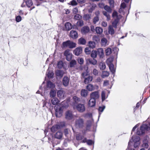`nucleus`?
Wrapping results in <instances>:
<instances>
[{"mask_svg":"<svg viewBox=\"0 0 150 150\" xmlns=\"http://www.w3.org/2000/svg\"><path fill=\"white\" fill-rule=\"evenodd\" d=\"M65 28L66 30H69L72 28L71 24L69 22H67L65 24Z\"/></svg>","mask_w":150,"mask_h":150,"instance_id":"obj_23","label":"nucleus"},{"mask_svg":"<svg viewBox=\"0 0 150 150\" xmlns=\"http://www.w3.org/2000/svg\"><path fill=\"white\" fill-rule=\"evenodd\" d=\"M83 125V121L82 119H79L76 121V126L78 128H81Z\"/></svg>","mask_w":150,"mask_h":150,"instance_id":"obj_9","label":"nucleus"},{"mask_svg":"<svg viewBox=\"0 0 150 150\" xmlns=\"http://www.w3.org/2000/svg\"><path fill=\"white\" fill-rule=\"evenodd\" d=\"M82 52V47H78L76 48L73 51V53L76 56H78L81 54Z\"/></svg>","mask_w":150,"mask_h":150,"instance_id":"obj_15","label":"nucleus"},{"mask_svg":"<svg viewBox=\"0 0 150 150\" xmlns=\"http://www.w3.org/2000/svg\"><path fill=\"white\" fill-rule=\"evenodd\" d=\"M86 88L89 91H93L95 89L94 86L92 84H89L88 85L86 86Z\"/></svg>","mask_w":150,"mask_h":150,"instance_id":"obj_28","label":"nucleus"},{"mask_svg":"<svg viewBox=\"0 0 150 150\" xmlns=\"http://www.w3.org/2000/svg\"><path fill=\"white\" fill-rule=\"evenodd\" d=\"M47 76L49 78H52L53 76V73L52 71H49V69L47 70Z\"/></svg>","mask_w":150,"mask_h":150,"instance_id":"obj_46","label":"nucleus"},{"mask_svg":"<svg viewBox=\"0 0 150 150\" xmlns=\"http://www.w3.org/2000/svg\"><path fill=\"white\" fill-rule=\"evenodd\" d=\"M107 23L105 21H103L101 23V25L103 27H106L107 26Z\"/></svg>","mask_w":150,"mask_h":150,"instance_id":"obj_60","label":"nucleus"},{"mask_svg":"<svg viewBox=\"0 0 150 150\" xmlns=\"http://www.w3.org/2000/svg\"><path fill=\"white\" fill-rule=\"evenodd\" d=\"M26 4L27 6L28 7H30L33 4V3L31 0H27V1L23 2L21 5L22 7H24Z\"/></svg>","mask_w":150,"mask_h":150,"instance_id":"obj_14","label":"nucleus"},{"mask_svg":"<svg viewBox=\"0 0 150 150\" xmlns=\"http://www.w3.org/2000/svg\"><path fill=\"white\" fill-rule=\"evenodd\" d=\"M47 87L49 88H53L55 87V85L51 81H48L47 83Z\"/></svg>","mask_w":150,"mask_h":150,"instance_id":"obj_38","label":"nucleus"},{"mask_svg":"<svg viewBox=\"0 0 150 150\" xmlns=\"http://www.w3.org/2000/svg\"><path fill=\"white\" fill-rule=\"evenodd\" d=\"M105 108V106L104 105H102V106H100L98 108V111H99V114L100 115L101 113L100 112H102ZM100 116V115L99 116Z\"/></svg>","mask_w":150,"mask_h":150,"instance_id":"obj_45","label":"nucleus"},{"mask_svg":"<svg viewBox=\"0 0 150 150\" xmlns=\"http://www.w3.org/2000/svg\"><path fill=\"white\" fill-rule=\"evenodd\" d=\"M70 36L73 38H76L78 37V33L76 31L72 30L70 33Z\"/></svg>","mask_w":150,"mask_h":150,"instance_id":"obj_18","label":"nucleus"},{"mask_svg":"<svg viewBox=\"0 0 150 150\" xmlns=\"http://www.w3.org/2000/svg\"><path fill=\"white\" fill-rule=\"evenodd\" d=\"M89 117L90 118V120L89 121H88V123H89V125H88V126H90L91 125L92 123L93 122V120L92 118V115L91 114H88Z\"/></svg>","mask_w":150,"mask_h":150,"instance_id":"obj_53","label":"nucleus"},{"mask_svg":"<svg viewBox=\"0 0 150 150\" xmlns=\"http://www.w3.org/2000/svg\"><path fill=\"white\" fill-rule=\"evenodd\" d=\"M86 61L87 64H88L89 63L93 65H96L97 64V61L95 58L93 59H86Z\"/></svg>","mask_w":150,"mask_h":150,"instance_id":"obj_12","label":"nucleus"},{"mask_svg":"<svg viewBox=\"0 0 150 150\" xmlns=\"http://www.w3.org/2000/svg\"><path fill=\"white\" fill-rule=\"evenodd\" d=\"M73 98L74 100L76 102H78L80 100L79 98L76 96H74Z\"/></svg>","mask_w":150,"mask_h":150,"instance_id":"obj_62","label":"nucleus"},{"mask_svg":"<svg viewBox=\"0 0 150 150\" xmlns=\"http://www.w3.org/2000/svg\"><path fill=\"white\" fill-rule=\"evenodd\" d=\"M74 108H75L77 111L81 112H84L86 109L85 105L81 103L77 104L75 107L74 106Z\"/></svg>","mask_w":150,"mask_h":150,"instance_id":"obj_6","label":"nucleus"},{"mask_svg":"<svg viewBox=\"0 0 150 150\" xmlns=\"http://www.w3.org/2000/svg\"><path fill=\"white\" fill-rule=\"evenodd\" d=\"M113 58L111 57L108 59L106 61V62L108 65H109L111 64H113L112 62L113 61Z\"/></svg>","mask_w":150,"mask_h":150,"instance_id":"obj_33","label":"nucleus"},{"mask_svg":"<svg viewBox=\"0 0 150 150\" xmlns=\"http://www.w3.org/2000/svg\"><path fill=\"white\" fill-rule=\"evenodd\" d=\"M76 44L72 41L69 40V47L72 48L75 47L76 46Z\"/></svg>","mask_w":150,"mask_h":150,"instance_id":"obj_37","label":"nucleus"},{"mask_svg":"<svg viewBox=\"0 0 150 150\" xmlns=\"http://www.w3.org/2000/svg\"><path fill=\"white\" fill-rule=\"evenodd\" d=\"M89 6H91L92 7L90 9H89V12H91L93 11L95 8L96 7V5L95 4H93L92 5L91 4H88Z\"/></svg>","mask_w":150,"mask_h":150,"instance_id":"obj_44","label":"nucleus"},{"mask_svg":"<svg viewBox=\"0 0 150 150\" xmlns=\"http://www.w3.org/2000/svg\"><path fill=\"white\" fill-rule=\"evenodd\" d=\"M57 67L60 69L63 68L65 69H67V68L64 66V64L63 62L62 61H60L58 62L57 64Z\"/></svg>","mask_w":150,"mask_h":150,"instance_id":"obj_21","label":"nucleus"},{"mask_svg":"<svg viewBox=\"0 0 150 150\" xmlns=\"http://www.w3.org/2000/svg\"><path fill=\"white\" fill-rule=\"evenodd\" d=\"M96 103V101L95 99L91 98L88 101V105L89 106L93 107L95 105Z\"/></svg>","mask_w":150,"mask_h":150,"instance_id":"obj_19","label":"nucleus"},{"mask_svg":"<svg viewBox=\"0 0 150 150\" xmlns=\"http://www.w3.org/2000/svg\"><path fill=\"white\" fill-rule=\"evenodd\" d=\"M51 102L53 105H56L59 102V101L57 98L54 97L51 99Z\"/></svg>","mask_w":150,"mask_h":150,"instance_id":"obj_22","label":"nucleus"},{"mask_svg":"<svg viewBox=\"0 0 150 150\" xmlns=\"http://www.w3.org/2000/svg\"><path fill=\"white\" fill-rule=\"evenodd\" d=\"M83 21H79L77 22V25L78 26H82L83 25Z\"/></svg>","mask_w":150,"mask_h":150,"instance_id":"obj_56","label":"nucleus"},{"mask_svg":"<svg viewBox=\"0 0 150 150\" xmlns=\"http://www.w3.org/2000/svg\"><path fill=\"white\" fill-rule=\"evenodd\" d=\"M78 63L81 64H82L83 63L84 60L83 58H79L78 59Z\"/></svg>","mask_w":150,"mask_h":150,"instance_id":"obj_54","label":"nucleus"},{"mask_svg":"<svg viewBox=\"0 0 150 150\" xmlns=\"http://www.w3.org/2000/svg\"><path fill=\"white\" fill-rule=\"evenodd\" d=\"M100 58H103L104 57V50L103 48L98 49L97 51Z\"/></svg>","mask_w":150,"mask_h":150,"instance_id":"obj_16","label":"nucleus"},{"mask_svg":"<svg viewBox=\"0 0 150 150\" xmlns=\"http://www.w3.org/2000/svg\"><path fill=\"white\" fill-rule=\"evenodd\" d=\"M56 92L55 90L52 89L50 92V96L51 98H54L56 96Z\"/></svg>","mask_w":150,"mask_h":150,"instance_id":"obj_40","label":"nucleus"},{"mask_svg":"<svg viewBox=\"0 0 150 150\" xmlns=\"http://www.w3.org/2000/svg\"><path fill=\"white\" fill-rule=\"evenodd\" d=\"M109 69L112 74H114L115 72L116 67L113 64H111L108 65Z\"/></svg>","mask_w":150,"mask_h":150,"instance_id":"obj_25","label":"nucleus"},{"mask_svg":"<svg viewBox=\"0 0 150 150\" xmlns=\"http://www.w3.org/2000/svg\"><path fill=\"white\" fill-rule=\"evenodd\" d=\"M86 42V40L83 38H81L79 39L78 43L79 44L84 45Z\"/></svg>","mask_w":150,"mask_h":150,"instance_id":"obj_35","label":"nucleus"},{"mask_svg":"<svg viewBox=\"0 0 150 150\" xmlns=\"http://www.w3.org/2000/svg\"><path fill=\"white\" fill-rule=\"evenodd\" d=\"M109 75V73L107 71H103L102 72L101 77L103 78H105L108 77Z\"/></svg>","mask_w":150,"mask_h":150,"instance_id":"obj_32","label":"nucleus"},{"mask_svg":"<svg viewBox=\"0 0 150 150\" xmlns=\"http://www.w3.org/2000/svg\"><path fill=\"white\" fill-rule=\"evenodd\" d=\"M64 54L66 57L67 60L68 61H70L71 59L72 54L70 52L69 50H67L65 51Z\"/></svg>","mask_w":150,"mask_h":150,"instance_id":"obj_8","label":"nucleus"},{"mask_svg":"<svg viewBox=\"0 0 150 150\" xmlns=\"http://www.w3.org/2000/svg\"><path fill=\"white\" fill-rule=\"evenodd\" d=\"M140 138L139 136L136 135L133 136L129 140L128 143V145L129 146H130L131 145L132 143H133L134 144V147L135 148L137 147L140 144Z\"/></svg>","mask_w":150,"mask_h":150,"instance_id":"obj_2","label":"nucleus"},{"mask_svg":"<svg viewBox=\"0 0 150 150\" xmlns=\"http://www.w3.org/2000/svg\"><path fill=\"white\" fill-rule=\"evenodd\" d=\"M82 75V77L84 79V82L85 84L91 82L93 80L92 76H90L87 72L83 73Z\"/></svg>","mask_w":150,"mask_h":150,"instance_id":"obj_5","label":"nucleus"},{"mask_svg":"<svg viewBox=\"0 0 150 150\" xmlns=\"http://www.w3.org/2000/svg\"><path fill=\"white\" fill-rule=\"evenodd\" d=\"M108 32L111 35H112L114 33V30L113 27L111 25H109L108 28Z\"/></svg>","mask_w":150,"mask_h":150,"instance_id":"obj_29","label":"nucleus"},{"mask_svg":"<svg viewBox=\"0 0 150 150\" xmlns=\"http://www.w3.org/2000/svg\"><path fill=\"white\" fill-rule=\"evenodd\" d=\"M126 6V4L125 3H122L120 6V8L119 9V12L121 13L123 12V10Z\"/></svg>","mask_w":150,"mask_h":150,"instance_id":"obj_34","label":"nucleus"},{"mask_svg":"<svg viewBox=\"0 0 150 150\" xmlns=\"http://www.w3.org/2000/svg\"><path fill=\"white\" fill-rule=\"evenodd\" d=\"M69 40L64 42L62 43V47H69Z\"/></svg>","mask_w":150,"mask_h":150,"instance_id":"obj_51","label":"nucleus"},{"mask_svg":"<svg viewBox=\"0 0 150 150\" xmlns=\"http://www.w3.org/2000/svg\"><path fill=\"white\" fill-rule=\"evenodd\" d=\"M81 18V16L79 14H76L74 17V19L76 20H79Z\"/></svg>","mask_w":150,"mask_h":150,"instance_id":"obj_59","label":"nucleus"},{"mask_svg":"<svg viewBox=\"0 0 150 150\" xmlns=\"http://www.w3.org/2000/svg\"><path fill=\"white\" fill-rule=\"evenodd\" d=\"M93 73L94 75H97L98 74V71L96 69H94L93 70Z\"/></svg>","mask_w":150,"mask_h":150,"instance_id":"obj_64","label":"nucleus"},{"mask_svg":"<svg viewBox=\"0 0 150 150\" xmlns=\"http://www.w3.org/2000/svg\"><path fill=\"white\" fill-rule=\"evenodd\" d=\"M73 12L74 14H76L78 12V9L77 7H75L73 9Z\"/></svg>","mask_w":150,"mask_h":150,"instance_id":"obj_63","label":"nucleus"},{"mask_svg":"<svg viewBox=\"0 0 150 150\" xmlns=\"http://www.w3.org/2000/svg\"><path fill=\"white\" fill-rule=\"evenodd\" d=\"M99 67L100 69L102 70H104L106 67L105 63L102 62L100 63Z\"/></svg>","mask_w":150,"mask_h":150,"instance_id":"obj_31","label":"nucleus"},{"mask_svg":"<svg viewBox=\"0 0 150 150\" xmlns=\"http://www.w3.org/2000/svg\"><path fill=\"white\" fill-rule=\"evenodd\" d=\"M62 136L63 134L61 132L59 131L56 133L55 135V137L57 139H60L62 138Z\"/></svg>","mask_w":150,"mask_h":150,"instance_id":"obj_24","label":"nucleus"},{"mask_svg":"<svg viewBox=\"0 0 150 150\" xmlns=\"http://www.w3.org/2000/svg\"><path fill=\"white\" fill-rule=\"evenodd\" d=\"M91 98L95 99L96 100L99 97V92L98 91H94L90 95Z\"/></svg>","mask_w":150,"mask_h":150,"instance_id":"obj_11","label":"nucleus"},{"mask_svg":"<svg viewBox=\"0 0 150 150\" xmlns=\"http://www.w3.org/2000/svg\"><path fill=\"white\" fill-rule=\"evenodd\" d=\"M62 82L63 85L65 86H67L69 82V78L67 76H64L63 78Z\"/></svg>","mask_w":150,"mask_h":150,"instance_id":"obj_17","label":"nucleus"},{"mask_svg":"<svg viewBox=\"0 0 150 150\" xmlns=\"http://www.w3.org/2000/svg\"><path fill=\"white\" fill-rule=\"evenodd\" d=\"M105 52L106 55H110L111 53V49L110 48H107L105 50Z\"/></svg>","mask_w":150,"mask_h":150,"instance_id":"obj_48","label":"nucleus"},{"mask_svg":"<svg viewBox=\"0 0 150 150\" xmlns=\"http://www.w3.org/2000/svg\"><path fill=\"white\" fill-rule=\"evenodd\" d=\"M50 104L49 103H48L47 105V103L45 101H44L43 102V107H45V106L47 108H48L50 107Z\"/></svg>","mask_w":150,"mask_h":150,"instance_id":"obj_61","label":"nucleus"},{"mask_svg":"<svg viewBox=\"0 0 150 150\" xmlns=\"http://www.w3.org/2000/svg\"><path fill=\"white\" fill-rule=\"evenodd\" d=\"M89 31V28L87 26L83 27L81 29V32L82 34H85L88 33Z\"/></svg>","mask_w":150,"mask_h":150,"instance_id":"obj_20","label":"nucleus"},{"mask_svg":"<svg viewBox=\"0 0 150 150\" xmlns=\"http://www.w3.org/2000/svg\"><path fill=\"white\" fill-rule=\"evenodd\" d=\"M109 93V91L106 90L103 91H102L101 97L102 101L105 100L108 97V95Z\"/></svg>","mask_w":150,"mask_h":150,"instance_id":"obj_7","label":"nucleus"},{"mask_svg":"<svg viewBox=\"0 0 150 150\" xmlns=\"http://www.w3.org/2000/svg\"><path fill=\"white\" fill-rule=\"evenodd\" d=\"M104 9L109 13H111L112 11V9L108 5H105L104 7Z\"/></svg>","mask_w":150,"mask_h":150,"instance_id":"obj_41","label":"nucleus"},{"mask_svg":"<svg viewBox=\"0 0 150 150\" xmlns=\"http://www.w3.org/2000/svg\"><path fill=\"white\" fill-rule=\"evenodd\" d=\"M69 4L74 6L77 5V3L75 0H73L69 3Z\"/></svg>","mask_w":150,"mask_h":150,"instance_id":"obj_50","label":"nucleus"},{"mask_svg":"<svg viewBox=\"0 0 150 150\" xmlns=\"http://www.w3.org/2000/svg\"><path fill=\"white\" fill-rule=\"evenodd\" d=\"M83 18L85 20H87L90 18V16L89 14H86L84 15Z\"/></svg>","mask_w":150,"mask_h":150,"instance_id":"obj_58","label":"nucleus"},{"mask_svg":"<svg viewBox=\"0 0 150 150\" xmlns=\"http://www.w3.org/2000/svg\"><path fill=\"white\" fill-rule=\"evenodd\" d=\"M58 97L60 99H63L65 97V94L63 91L59 90L57 92Z\"/></svg>","mask_w":150,"mask_h":150,"instance_id":"obj_13","label":"nucleus"},{"mask_svg":"<svg viewBox=\"0 0 150 150\" xmlns=\"http://www.w3.org/2000/svg\"><path fill=\"white\" fill-rule=\"evenodd\" d=\"M112 17L114 20L112 23V25L113 27L116 28L120 19L122 18V16L120 14L118 15L117 12L114 11L112 13Z\"/></svg>","mask_w":150,"mask_h":150,"instance_id":"obj_1","label":"nucleus"},{"mask_svg":"<svg viewBox=\"0 0 150 150\" xmlns=\"http://www.w3.org/2000/svg\"><path fill=\"white\" fill-rule=\"evenodd\" d=\"M101 44L103 46H105L106 45H108L107 40L105 38H102L101 40Z\"/></svg>","mask_w":150,"mask_h":150,"instance_id":"obj_26","label":"nucleus"},{"mask_svg":"<svg viewBox=\"0 0 150 150\" xmlns=\"http://www.w3.org/2000/svg\"><path fill=\"white\" fill-rule=\"evenodd\" d=\"M59 127V126L57 125L53 126L51 128V131L52 132H54L57 130Z\"/></svg>","mask_w":150,"mask_h":150,"instance_id":"obj_42","label":"nucleus"},{"mask_svg":"<svg viewBox=\"0 0 150 150\" xmlns=\"http://www.w3.org/2000/svg\"><path fill=\"white\" fill-rule=\"evenodd\" d=\"M91 50L88 47H86L85 49V52L87 54H89L90 53Z\"/></svg>","mask_w":150,"mask_h":150,"instance_id":"obj_55","label":"nucleus"},{"mask_svg":"<svg viewBox=\"0 0 150 150\" xmlns=\"http://www.w3.org/2000/svg\"><path fill=\"white\" fill-rule=\"evenodd\" d=\"M76 64V61L74 60H71L70 62L69 67H72Z\"/></svg>","mask_w":150,"mask_h":150,"instance_id":"obj_43","label":"nucleus"},{"mask_svg":"<svg viewBox=\"0 0 150 150\" xmlns=\"http://www.w3.org/2000/svg\"><path fill=\"white\" fill-rule=\"evenodd\" d=\"M150 130V123L148 125L143 124L140 128L138 129L137 133L138 135H140L144 133L146 131Z\"/></svg>","mask_w":150,"mask_h":150,"instance_id":"obj_3","label":"nucleus"},{"mask_svg":"<svg viewBox=\"0 0 150 150\" xmlns=\"http://www.w3.org/2000/svg\"><path fill=\"white\" fill-rule=\"evenodd\" d=\"M64 102H63L61 104L56 107L55 114L57 117H60L62 115L63 107Z\"/></svg>","mask_w":150,"mask_h":150,"instance_id":"obj_4","label":"nucleus"},{"mask_svg":"<svg viewBox=\"0 0 150 150\" xmlns=\"http://www.w3.org/2000/svg\"><path fill=\"white\" fill-rule=\"evenodd\" d=\"M108 1L110 7L111 8L113 7L115 4L114 0H108Z\"/></svg>","mask_w":150,"mask_h":150,"instance_id":"obj_49","label":"nucleus"},{"mask_svg":"<svg viewBox=\"0 0 150 150\" xmlns=\"http://www.w3.org/2000/svg\"><path fill=\"white\" fill-rule=\"evenodd\" d=\"M95 44L94 42L90 41L89 42L88 46L90 47L93 48L95 47Z\"/></svg>","mask_w":150,"mask_h":150,"instance_id":"obj_47","label":"nucleus"},{"mask_svg":"<svg viewBox=\"0 0 150 150\" xmlns=\"http://www.w3.org/2000/svg\"><path fill=\"white\" fill-rule=\"evenodd\" d=\"M99 20V17L98 16L95 17L93 19V22L94 24H96Z\"/></svg>","mask_w":150,"mask_h":150,"instance_id":"obj_57","label":"nucleus"},{"mask_svg":"<svg viewBox=\"0 0 150 150\" xmlns=\"http://www.w3.org/2000/svg\"><path fill=\"white\" fill-rule=\"evenodd\" d=\"M97 52L96 50L93 51L91 55V57L93 58H96L97 56Z\"/></svg>","mask_w":150,"mask_h":150,"instance_id":"obj_39","label":"nucleus"},{"mask_svg":"<svg viewBox=\"0 0 150 150\" xmlns=\"http://www.w3.org/2000/svg\"><path fill=\"white\" fill-rule=\"evenodd\" d=\"M64 74V72L62 71L57 70L56 71V75L57 76L62 77Z\"/></svg>","mask_w":150,"mask_h":150,"instance_id":"obj_36","label":"nucleus"},{"mask_svg":"<svg viewBox=\"0 0 150 150\" xmlns=\"http://www.w3.org/2000/svg\"><path fill=\"white\" fill-rule=\"evenodd\" d=\"M95 31L98 34H101L103 32V29L101 27H97L95 28Z\"/></svg>","mask_w":150,"mask_h":150,"instance_id":"obj_30","label":"nucleus"},{"mask_svg":"<svg viewBox=\"0 0 150 150\" xmlns=\"http://www.w3.org/2000/svg\"><path fill=\"white\" fill-rule=\"evenodd\" d=\"M22 20V18L20 16H16V21L17 22H20Z\"/></svg>","mask_w":150,"mask_h":150,"instance_id":"obj_52","label":"nucleus"},{"mask_svg":"<svg viewBox=\"0 0 150 150\" xmlns=\"http://www.w3.org/2000/svg\"><path fill=\"white\" fill-rule=\"evenodd\" d=\"M65 118L68 120H71L73 119L74 117L71 111H68L65 113Z\"/></svg>","mask_w":150,"mask_h":150,"instance_id":"obj_10","label":"nucleus"},{"mask_svg":"<svg viewBox=\"0 0 150 150\" xmlns=\"http://www.w3.org/2000/svg\"><path fill=\"white\" fill-rule=\"evenodd\" d=\"M81 95L84 97H86L88 95V91L85 89H82L81 92Z\"/></svg>","mask_w":150,"mask_h":150,"instance_id":"obj_27","label":"nucleus"}]
</instances>
